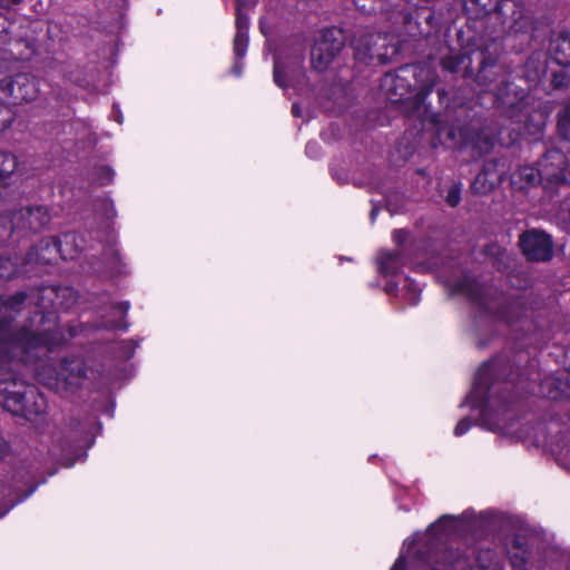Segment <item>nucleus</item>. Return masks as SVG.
Here are the masks:
<instances>
[{"label":"nucleus","instance_id":"c9c22d12","mask_svg":"<svg viewBox=\"0 0 570 570\" xmlns=\"http://www.w3.org/2000/svg\"><path fill=\"white\" fill-rule=\"evenodd\" d=\"M19 274L18 263L11 257L0 255V279H12Z\"/></svg>","mask_w":570,"mask_h":570},{"label":"nucleus","instance_id":"7c9ffc66","mask_svg":"<svg viewBox=\"0 0 570 570\" xmlns=\"http://www.w3.org/2000/svg\"><path fill=\"white\" fill-rule=\"evenodd\" d=\"M101 258L108 269L112 273H120L122 268L121 255L116 246H108L104 248Z\"/></svg>","mask_w":570,"mask_h":570},{"label":"nucleus","instance_id":"1a4fd4ad","mask_svg":"<svg viewBox=\"0 0 570 570\" xmlns=\"http://www.w3.org/2000/svg\"><path fill=\"white\" fill-rule=\"evenodd\" d=\"M35 377L57 393H75L87 379V365L82 357L65 356L58 365L45 362L36 364Z\"/></svg>","mask_w":570,"mask_h":570},{"label":"nucleus","instance_id":"9d476101","mask_svg":"<svg viewBox=\"0 0 570 570\" xmlns=\"http://www.w3.org/2000/svg\"><path fill=\"white\" fill-rule=\"evenodd\" d=\"M347 36L341 27H326L311 48V65L317 72L327 70L346 45Z\"/></svg>","mask_w":570,"mask_h":570},{"label":"nucleus","instance_id":"de8ad7c7","mask_svg":"<svg viewBox=\"0 0 570 570\" xmlns=\"http://www.w3.org/2000/svg\"><path fill=\"white\" fill-rule=\"evenodd\" d=\"M7 238H9L7 217H0V242H4Z\"/></svg>","mask_w":570,"mask_h":570},{"label":"nucleus","instance_id":"dca6fc26","mask_svg":"<svg viewBox=\"0 0 570 570\" xmlns=\"http://www.w3.org/2000/svg\"><path fill=\"white\" fill-rule=\"evenodd\" d=\"M355 59L365 65H386L390 62L386 38L380 35L364 33L354 42Z\"/></svg>","mask_w":570,"mask_h":570},{"label":"nucleus","instance_id":"f257e3e1","mask_svg":"<svg viewBox=\"0 0 570 570\" xmlns=\"http://www.w3.org/2000/svg\"><path fill=\"white\" fill-rule=\"evenodd\" d=\"M59 316L53 311L40 313V324H49L42 330L21 327L14 334L0 337V371L7 370L0 379V405L12 415L35 421L47 412V400L39 389L13 373L16 362L31 363L38 348L53 352L77 335L75 326L67 331L59 326Z\"/></svg>","mask_w":570,"mask_h":570},{"label":"nucleus","instance_id":"f3484780","mask_svg":"<svg viewBox=\"0 0 570 570\" xmlns=\"http://www.w3.org/2000/svg\"><path fill=\"white\" fill-rule=\"evenodd\" d=\"M474 62L478 63L474 71V81L480 87H488L494 82L500 73L499 66V46L492 42L491 46L480 48L473 51Z\"/></svg>","mask_w":570,"mask_h":570},{"label":"nucleus","instance_id":"338daca9","mask_svg":"<svg viewBox=\"0 0 570 570\" xmlns=\"http://www.w3.org/2000/svg\"><path fill=\"white\" fill-rule=\"evenodd\" d=\"M358 2H360V0H354V3H356L360 7Z\"/></svg>","mask_w":570,"mask_h":570},{"label":"nucleus","instance_id":"f8f14e48","mask_svg":"<svg viewBox=\"0 0 570 570\" xmlns=\"http://www.w3.org/2000/svg\"><path fill=\"white\" fill-rule=\"evenodd\" d=\"M540 184L544 189L554 187L570 186V168L568 169V159L566 155L558 149L547 150L537 161Z\"/></svg>","mask_w":570,"mask_h":570},{"label":"nucleus","instance_id":"69168bd1","mask_svg":"<svg viewBox=\"0 0 570 570\" xmlns=\"http://www.w3.org/2000/svg\"><path fill=\"white\" fill-rule=\"evenodd\" d=\"M397 52L395 47H392V55H395Z\"/></svg>","mask_w":570,"mask_h":570},{"label":"nucleus","instance_id":"393cba45","mask_svg":"<svg viewBox=\"0 0 570 570\" xmlns=\"http://www.w3.org/2000/svg\"><path fill=\"white\" fill-rule=\"evenodd\" d=\"M405 264L406 256L401 248L382 250L377 257V271L384 277L400 274Z\"/></svg>","mask_w":570,"mask_h":570},{"label":"nucleus","instance_id":"f03ea898","mask_svg":"<svg viewBox=\"0 0 570 570\" xmlns=\"http://www.w3.org/2000/svg\"><path fill=\"white\" fill-rule=\"evenodd\" d=\"M463 8L470 19L481 22L491 42L529 36L537 29L534 12L522 0H470L463 1Z\"/></svg>","mask_w":570,"mask_h":570},{"label":"nucleus","instance_id":"a878e982","mask_svg":"<svg viewBox=\"0 0 570 570\" xmlns=\"http://www.w3.org/2000/svg\"><path fill=\"white\" fill-rule=\"evenodd\" d=\"M28 298V294L24 291H18L10 296L0 295V307L6 308L8 311L20 313L23 308V305ZM11 320H7L3 316H0V337H4L8 335H12L13 333H6L10 326Z\"/></svg>","mask_w":570,"mask_h":570},{"label":"nucleus","instance_id":"e433bc0d","mask_svg":"<svg viewBox=\"0 0 570 570\" xmlns=\"http://www.w3.org/2000/svg\"><path fill=\"white\" fill-rule=\"evenodd\" d=\"M273 80L276 83V86H278L282 89L289 88V81L287 78L285 66L278 57H274Z\"/></svg>","mask_w":570,"mask_h":570},{"label":"nucleus","instance_id":"5fc2aeb1","mask_svg":"<svg viewBox=\"0 0 570 570\" xmlns=\"http://www.w3.org/2000/svg\"><path fill=\"white\" fill-rule=\"evenodd\" d=\"M360 7L355 3V6L363 12L370 14L372 13L373 11H375V8L373 6H370L368 8H366V6L364 3H361V1L358 2Z\"/></svg>","mask_w":570,"mask_h":570},{"label":"nucleus","instance_id":"4468645a","mask_svg":"<svg viewBox=\"0 0 570 570\" xmlns=\"http://www.w3.org/2000/svg\"><path fill=\"white\" fill-rule=\"evenodd\" d=\"M0 92L12 105H22L37 99L40 89L36 76L27 72L16 73L0 81Z\"/></svg>","mask_w":570,"mask_h":570},{"label":"nucleus","instance_id":"bf43d9fd","mask_svg":"<svg viewBox=\"0 0 570 570\" xmlns=\"http://www.w3.org/2000/svg\"><path fill=\"white\" fill-rule=\"evenodd\" d=\"M238 3H242V10L243 11L248 6L247 0H235V9L238 7Z\"/></svg>","mask_w":570,"mask_h":570},{"label":"nucleus","instance_id":"2f4dec72","mask_svg":"<svg viewBox=\"0 0 570 570\" xmlns=\"http://www.w3.org/2000/svg\"><path fill=\"white\" fill-rule=\"evenodd\" d=\"M17 167V156L10 151L0 150V179L10 177Z\"/></svg>","mask_w":570,"mask_h":570},{"label":"nucleus","instance_id":"37998d69","mask_svg":"<svg viewBox=\"0 0 570 570\" xmlns=\"http://www.w3.org/2000/svg\"><path fill=\"white\" fill-rule=\"evenodd\" d=\"M461 200V190L454 185L452 186L446 194L445 202L450 207H456Z\"/></svg>","mask_w":570,"mask_h":570},{"label":"nucleus","instance_id":"c03bdc74","mask_svg":"<svg viewBox=\"0 0 570 570\" xmlns=\"http://www.w3.org/2000/svg\"><path fill=\"white\" fill-rule=\"evenodd\" d=\"M471 426H472L471 419L468 416L463 417L456 423V425L453 430V434L455 436H462L471 429Z\"/></svg>","mask_w":570,"mask_h":570},{"label":"nucleus","instance_id":"13d9d810","mask_svg":"<svg viewBox=\"0 0 570 570\" xmlns=\"http://www.w3.org/2000/svg\"><path fill=\"white\" fill-rule=\"evenodd\" d=\"M396 288H397V285H396V284H394V283H387V284H386V287H385V291H386V293L391 294V293L395 292V291H396Z\"/></svg>","mask_w":570,"mask_h":570},{"label":"nucleus","instance_id":"a18cd8bd","mask_svg":"<svg viewBox=\"0 0 570 570\" xmlns=\"http://www.w3.org/2000/svg\"><path fill=\"white\" fill-rule=\"evenodd\" d=\"M409 237V232L406 229H395L393 232L392 238L393 242L400 247L402 246Z\"/></svg>","mask_w":570,"mask_h":570},{"label":"nucleus","instance_id":"412c9836","mask_svg":"<svg viewBox=\"0 0 570 570\" xmlns=\"http://www.w3.org/2000/svg\"><path fill=\"white\" fill-rule=\"evenodd\" d=\"M548 52L556 65L570 68V31L552 32L549 39Z\"/></svg>","mask_w":570,"mask_h":570},{"label":"nucleus","instance_id":"f704fd0d","mask_svg":"<svg viewBox=\"0 0 570 570\" xmlns=\"http://www.w3.org/2000/svg\"><path fill=\"white\" fill-rule=\"evenodd\" d=\"M112 308L117 309L122 313V317L119 321H110L106 325V328L112 330V331H127L129 327V324L126 321V315L130 308V304L128 301L122 302H116L112 304Z\"/></svg>","mask_w":570,"mask_h":570},{"label":"nucleus","instance_id":"680f3d73","mask_svg":"<svg viewBox=\"0 0 570 570\" xmlns=\"http://www.w3.org/2000/svg\"><path fill=\"white\" fill-rule=\"evenodd\" d=\"M259 30L263 35H266V27H264L263 21H259Z\"/></svg>","mask_w":570,"mask_h":570},{"label":"nucleus","instance_id":"4d7b16f0","mask_svg":"<svg viewBox=\"0 0 570 570\" xmlns=\"http://www.w3.org/2000/svg\"><path fill=\"white\" fill-rule=\"evenodd\" d=\"M377 214H379V208L376 206H373V208L371 209V213H370V218H371L372 223L375 222Z\"/></svg>","mask_w":570,"mask_h":570},{"label":"nucleus","instance_id":"79ce46f5","mask_svg":"<svg viewBox=\"0 0 570 570\" xmlns=\"http://www.w3.org/2000/svg\"><path fill=\"white\" fill-rule=\"evenodd\" d=\"M509 558L512 568L527 567L528 550L509 551Z\"/></svg>","mask_w":570,"mask_h":570},{"label":"nucleus","instance_id":"8fccbe9b","mask_svg":"<svg viewBox=\"0 0 570 570\" xmlns=\"http://www.w3.org/2000/svg\"><path fill=\"white\" fill-rule=\"evenodd\" d=\"M242 60H243V59H239L238 57H236V56H235V62H234L233 68H232L233 73H234L235 76H238V77L242 75L243 67H244V65H243V61H242Z\"/></svg>","mask_w":570,"mask_h":570},{"label":"nucleus","instance_id":"473e14b6","mask_svg":"<svg viewBox=\"0 0 570 570\" xmlns=\"http://www.w3.org/2000/svg\"><path fill=\"white\" fill-rule=\"evenodd\" d=\"M419 18L424 19V26H421L423 38L430 36L440 27V21L431 8L421 7V13L419 14Z\"/></svg>","mask_w":570,"mask_h":570},{"label":"nucleus","instance_id":"7ed1b4c3","mask_svg":"<svg viewBox=\"0 0 570 570\" xmlns=\"http://www.w3.org/2000/svg\"><path fill=\"white\" fill-rule=\"evenodd\" d=\"M520 381L519 367L507 356L492 357L479 366L470 397L483 423L492 405L507 409L513 402Z\"/></svg>","mask_w":570,"mask_h":570},{"label":"nucleus","instance_id":"ea45409f","mask_svg":"<svg viewBox=\"0 0 570 570\" xmlns=\"http://www.w3.org/2000/svg\"><path fill=\"white\" fill-rule=\"evenodd\" d=\"M13 120L14 114L12 109L8 105L0 102V132L9 128Z\"/></svg>","mask_w":570,"mask_h":570},{"label":"nucleus","instance_id":"ddd939ff","mask_svg":"<svg viewBox=\"0 0 570 570\" xmlns=\"http://www.w3.org/2000/svg\"><path fill=\"white\" fill-rule=\"evenodd\" d=\"M529 88L501 81L493 92V106L507 118L519 117L529 105Z\"/></svg>","mask_w":570,"mask_h":570},{"label":"nucleus","instance_id":"9b49d317","mask_svg":"<svg viewBox=\"0 0 570 570\" xmlns=\"http://www.w3.org/2000/svg\"><path fill=\"white\" fill-rule=\"evenodd\" d=\"M51 222V208L47 205H29L11 213L7 218L9 237L36 235L48 227Z\"/></svg>","mask_w":570,"mask_h":570},{"label":"nucleus","instance_id":"0eeeda50","mask_svg":"<svg viewBox=\"0 0 570 570\" xmlns=\"http://www.w3.org/2000/svg\"><path fill=\"white\" fill-rule=\"evenodd\" d=\"M448 287L451 296H464L481 315L492 316L509 325L515 323L523 313V301L519 296H510L495 309H492L490 302L493 297L490 294V286L475 275L463 274L454 282L449 283Z\"/></svg>","mask_w":570,"mask_h":570},{"label":"nucleus","instance_id":"6e6d98bb","mask_svg":"<svg viewBox=\"0 0 570 570\" xmlns=\"http://www.w3.org/2000/svg\"><path fill=\"white\" fill-rule=\"evenodd\" d=\"M412 10H413V12H414V14H413L414 19H416V20H417V22H420V27H421V26H424V19L419 18V14L421 13V7L415 8V9H412Z\"/></svg>","mask_w":570,"mask_h":570},{"label":"nucleus","instance_id":"a211bd4d","mask_svg":"<svg viewBox=\"0 0 570 570\" xmlns=\"http://www.w3.org/2000/svg\"><path fill=\"white\" fill-rule=\"evenodd\" d=\"M55 238L59 256L68 261L77 258L88 247L91 234L87 230L66 232Z\"/></svg>","mask_w":570,"mask_h":570},{"label":"nucleus","instance_id":"20e7f679","mask_svg":"<svg viewBox=\"0 0 570 570\" xmlns=\"http://www.w3.org/2000/svg\"><path fill=\"white\" fill-rule=\"evenodd\" d=\"M416 559L430 570H489L497 559V551L482 548L479 543L463 541L455 546L442 542L440 538L429 539L417 549Z\"/></svg>","mask_w":570,"mask_h":570},{"label":"nucleus","instance_id":"c85d7f7f","mask_svg":"<svg viewBox=\"0 0 570 570\" xmlns=\"http://www.w3.org/2000/svg\"><path fill=\"white\" fill-rule=\"evenodd\" d=\"M481 171L490 177L498 186L504 180L507 164L503 158H492L484 161Z\"/></svg>","mask_w":570,"mask_h":570},{"label":"nucleus","instance_id":"aec40b11","mask_svg":"<svg viewBox=\"0 0 570 570\" xmlns=\"http://www.w3.org/2000/svg\"><path fill=\"white\" fill-rule=\"evenodd\" d=\"M58 255L56 238H42L28 249L23 262L24 264L51 265Z\"/></svg>","mask_w":570,"mask_h":570},{"label":"nucleus","instance_id":"4be33fe9","mask_svg":"<svg viewBox=\"0 0 570 570\" xmlns=\"http://www.w3.org/2000/svg\"><path fill=\"white\" fill-rule=\"evenodd\" d=\"M473 51L469 55L462 51H451L440 59V66L442 70L454 75L461 73V76L465 79L473 77Z\"/></svg>","mask_w":570,"mask_h":570},{"label":"nucleus","instance_id":"603ef678","mask_svg":"<svg viewBox=\"0 0 570 570\" xmlns=\"http://www.w3.org/2000/svg\"><path fill=\"white\" fill-rule=\"evenodd\" d=\"M22 0H0L1 8H11L12 6L21 3Z\"/></svg>","mask_w":570,"mask_h":570},{"label":"nucleus","instance_id":"b1692460","mask_svg":"<svg viewBox=\"0 0 570 570\" xmlns=\"http://www.w3.org/2000/svg\"><path fill=\"white\" fill-rule=\"evenodd\" d=\"M235 36L233 40L234 56L244 59L249 43V17L242 10V3H238L235 12Z\"/></svg>","mask_w":570,"mask_h":570},{"label":"nucleus","instance_id":"e2e57ef3","mask_svg":"<svg viewBox=\"0 0 570 570\" xmlns=\"http://www.w3.org/2000/svg\"><path fill=\"white\" fill-rule=\"evenodd\" d=\"M292 112H293V115H295V116L297 115V106H296V105H293V106H292Z\"/></svg>","mask_w":570,"mask_h":570},{"label":"nucleus","instance_id":"c756f323","mask_svg":"<svg viewBox=\"0 0 570 570\" xmlns=\"http://www.w3.org/2000/svg\"><path fill=\"white\" fill-rule=\"evenodd\" d=\"M413 14L414 12L412 9H404L399 12V17L402 23V31L413 39L423 38L420 22L414 19Z\"/></svg>","mask_w":570,"mask_h":570},{"label":"nucleus","instance_id":"49530a36","mask_svg":"<svg viewBox=\"0 0 570 570\" xmlns=\"http://www.w3.org/2000/svg\"><path fill=\"white\" fill-rule=\"evenodd\" d=\"M436 94H438L440 105L443 106L444 108H449L450 107V97H449L448 90L444 87H438Z\"/></svg>","mask_w":570,"mask_h":570},{"label":"nucleus","instance_id":"6ab92c4d","mask_svg":"<svg viewBox=\"0 0 570 570\" xmlns=\"http://www.w3.org/2000/svg\"><path fill=\"white\" fill-rule=\"evenodd\" d=\"M548 63L543 53L539 50L532 51L525 61L515 69L517 76L528 83L530 90L535 88L547 72Z\"/></svg>","mask_w":570,"mask_h":570},{"label":"nucleus","instance_id":"cd10ccee","mask_svg":"<svg viewBox=\"0 0 570 570\" xmlns=\"http://www.w3.org/2000/svg\"><path fill=\"white\" fill-rule=\"evenodd\" d=\"M556 122L558 137L563 141H570V99L561 102L556 114Z\"/></svg>","mask_w":570,"mask_h":570},{"label":"nucleus","instance_id":"72a5a7b5","mask_svg":"<svg viewBox=\"0 0 570 570\" xmlns=\"http://www.w3.org/2000/svg\"><path fill=\"white\" fill-rule=\"evenodd\" d=\"M498 185L492 179L484 175L483 171L475 176L471 184V190L476 195H487L491 193Z\"/></svg>","mask_w":570,"mask_h":570},{"label":"nucleus","instance_id":"3c124183","mask_svg":"<svg viewBox=\"0 0 570 570\" xmlns=\"http://www.w3.org/2000/svg\"><path fill=\"white\" fill-rule=\"evenodd\" d=\"M10 450L9 443L0 436V459H3Z\"/></svg>","mask_w":570,"mask_h":570},{"label":"nucleus","instance_id":"39448f33","mask_svg":"<svg viewBox=\"0 0 570 570\" xmlns=\"http://www.w3.org/2000/svg\"><path fill=\"white\" fill-rule=\"evenodd\" d=\"M3 31L9 39L4 42L1 59L4 61H29L40 51H49L60 28L57 23L40 19L9 22Z\"/></svg>","mask_w":570,"mask_h":570},{"label":"nucleus","instance_id":"a19ab883","mask_svg":"<svg viewBox=\"0 0 570 570\" xmlns=\"http://www.w3.org/2000/svg\"><path fill=\"white\" fill-rule=\"evenodd\" d=\"M455 522V517L443 514L434 523L430 524L428 531H444L446 528L452 527Z\"/></svg>","mask_w":570,"mask_h":570},{"label":"nucleus","instance_id":"5701e85b","mask_svg":"<svg viewBox=\"0 0 570 570\" xmlns=\"http://www.w3.org/2000/svg\"><path fill=\"white\" fill-rule=\"evenodd\" d=\"M541 393L549 400H570V374L562 372L559 375H551L541 381Z\"/></svg>","mask_w":570,"mask_h":570},{"label":"nucleus","instance_id":"0e129e2a","mask_svg":"<svg viewBox=\"0 0 570 570\" xmlns=\"http://www.w3.org/2000/svg\"><path fill=\"white\" fill-rule=\"evenodd\" d=\"M512 570H528L527 567L512 568Z\"/></svg>","mask_w":570,"mask_h":570},{"label":"nucleus","instance_id":"bb28decb","mask_svg":"<svg viewBox=\"0 0 570 570\" xmlns=\"http://www.w3.org/2000/svg\"><path fill=\"white\" fill-rule=\"evenodd\" d=\"M511 184L515 189L525 190L540 184L539 168L533 166H522L512 176Z\"/></svg>","mask_w":570,"mask_h":570},{"label":"nucleus","instance_id":"4c0bfd02","mask_svg":"<svg viewBox=\"0 0 570 570\" xmlns=\"http://www.w3.org/2000/svg\"><path fill=\"white\" fill-rule=\"evenodd\" d=\"M94 176H95V180L100 186H106V185H109V184L112 183L114 176H115V171L108 165H99V166L95 167Z\"/></svg>","mask_w":570,"mask_h":570},{"label":"nucleus","instance_id":"052dcab7","mask_svg":"<svg viewBox=\"0 0 570 570\" xmlns=\"http://www.w3.org/2000/svg\"><path fill=\"white\" fill-rule=\"evenodd\" d=\"M317 147L318 146H317L316 142H307L305 150H306L307 154H309L311 149H314V148H317Z\"/></svg>","mask_w":570,"mask_h":570},{"label":"nucleus","instance_id":"09e8293b","mask_svg":"<svg viewBox=\"0 0 570 570\" xmlns=\"http://www.w3.org/2000/svg\"><path fill=\"white\" fill-rule=\"evenodd\" d=\"M512 549L515 551H522L525 549V543L522 541V538L519 535H514L512 539Z\"/></svg>","mask_w":570,"mask_h":570},{"label":"nucleus","instance_id":"2eb2a0df","mask_svg":"<svg viewBox=\"0 0 570 570\" xmlns=\"http://www.w3.org/2000/svg\"><path fill=\"white\" fill-rule=\"evenodd\" d=\"M519 247L528 262L546 263L553 257V239L540 229H530L519 236Z\"/></svg>","mask_w":570,"mask_h":570},{"label":"nucleus","instance_id":"864d4df0","mask_svg":"<svg viewBox=\"0 0 570 570\" xmlns=\"http://www.w3.org/2000/svg\"><path fill=\"white\" fill-rule=\"evenodd\" d=\"M405 568V560L403 557H399L392 568V570H404Z\"/></svg>","mask_w":570,"mask_h":570},{"label":"nucleus","instance_id":"423d86ee","mask_svg":"<svg viewBox=\"0 0 570 570\" xmlns=\"http://www.w3.org/2000/svg\"><path fill=\"white\" fill-rule=\"evenodd\" d=\"M430 122L435 128L432 146H444L445 148L469 151L473 159L489 154L494 147V140L487 132L485 119L476 114L470 117L469 121L459 126L443 124L439 114L430 116Z\"/></svg>","mask_w":570,"mask_h":570},{"label":"nucleus","instance_id":"6e6552de","mask_svg":"<svg viewBox=\"0 0 570 570\" xmlns=\"http://www.w3.org/2000/svg\"><path fill=\"white\" fill-rule=\"evenodd\" d=\"M415 72V65L405 63L385 72L381 80V88L385 90L389 100L403 104L409 115L417 114L422 108L428 111L425 100L434 87L429 83L413 94L416 87Z\"/></svg>","mask_w":570,"mask_h":570},{"label":"nucleus","instance_id":"58836bf2","mask_svg":"<svg viewBox=\"0 0 570 570\" xmlns=\"http://www.w3.org/2000/svg\"><path fill=\"white\" fill-rule=\"evenodd\" d=\"M550 85L554 90H566L570 87V76L562 70L553 71Z\"/></svg>","mask_w":570,"mask_h":570}]
</instances>
